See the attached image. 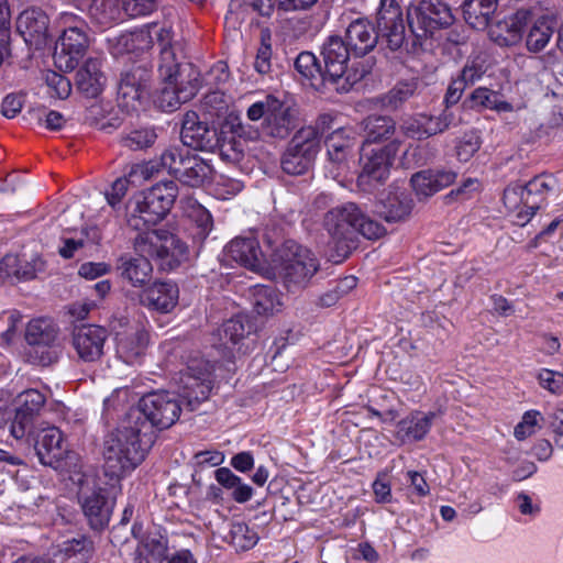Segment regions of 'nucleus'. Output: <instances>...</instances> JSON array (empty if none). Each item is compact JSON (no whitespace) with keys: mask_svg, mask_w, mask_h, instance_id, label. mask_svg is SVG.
Masks as SVG:
<instances>
[{"mask_svg":"<svg viewBox=\"0 0 563 563\" xmlns=\"http://www.w3.org/2000/svg\"><path fill=\"white\" fill-rule=\"evenodd\" d=\"M176 398L169 391L143 396L120 428L103 444L104 472L120 478L136 468L152 445L153 428L166 429L175 423Z\"/></svg>","mask_w":563,"mask_h":563,"instance_id":"1","label":"nucleus"},{"mask_svg":"<svg viewBox=\"0 0 563 563\" xmlns=\"http://www.w3.org/2000/svg\"><path fill=\"white\" fill-rule=\"evenodd\" d=\"M377 31L364 18L352 21L345 31V43L352 53L364 56L377 44L378 36L390 51L400 49L406 42V25L401 7L397 0H380L376 14Z\"/></svg>","mask_w":563,"mask_h":563,"instance_id":"2","label":"nucleus"},{"mask_svg":"<svg viewBox=\"0 0 563 563\" xmlns=\"http://www.w3.org/2000/svg\"><path fill=\"white\" fill-rule=\"evenodd\" d=\"M323 228L330 235V244L335 254L331 255L335 263L345 260L355 246V235L361 233L368 240L383 236L385 228L367 218L354 202H346L330 209L323 218Z\"/></svg>","mask_w":563,"mask_h":563,"instance_id":"3","label":"nucleus"},{"mask_svg":"<svg viewBox=\"0 0 563 563\" xmlns=\"http://www.w3.org/2000/svg\"><path fill=\"white\" fill-rule=\"evenodd\" d=\"M134 249L137 256L122 255L118 264L121 276L132 286L141 287L150 280L153 268L147 257L166 260V266L162 264V268H173L176 238L168 230L139 233L134 239Z\"/></svg>","mask_w":563,"mask_h":563,"instance_id":"4","label":"nucleus"},{"mask_svg":"<svg viewBox=\"0 0 563 563\" xmlns=\"http://www.w3.org/2000/svg\"><path fill=\"white\" fill-rule=\"evenodd\" d=\"M176 200L174 180L161 181L150 190L135 195L128 205V225L140 233L161 221Z\"/></svg>","mask_w":563,"mask_h":563,"instance_id":"5","label":"nucleus"},{"mask_svg":"<svg viewBox=\"0 0 563 563\" xmlns=\"http://www.w3.org/2000/svg\"><path fill=\"white\" fill-rule=\"evenodd\" d=\"M272 268L287 287H301L317 273L319 261L310 250L290 240L273 254Z\"/></svg>","mask_w":563,"mask_h":563,"instance_id":"6","label":"nucleus"},{"mask_svg":"<svg viewBox=\"0 0 563 563\" xmlns=\"http://www.w3.org/2000/svg\"><path fill=\"white\" fill-rule=\"evenodd\" d=\"M352 52L345 41L340 36H330L322 46L321 55L324 62L323 80L334 86L339 92L349 91L366 74L364 67H357L360 63L347 67Z\"/></svg>","mask_w":563,"mask_h":563,"instance_id":"7","label":"nucleus"},{"mask_svg":"<svg viewBox=\"0 0 563 563\" xmlns=\"http://www.w3.org/2000/svg\"><path fill=\"white\" fill-rule=\"evenodd\" d=\"M156 34L161 46L157 65L159 88L154 95L153 102L161 111L172 113L176 109V51L173 25L162 26Z\"/></svg>","mask_w":563,"mask_h":563,"instance_id":"8","label":"nucleus"},{"mask_svg":"<svg viewBox=\"0 0 563 563\" xmlns=\"http://www.w3.org/2000/svg\"><path fill=\"white\" fill-rule=\"evenodd\" d=\"M214 364L200 356L191 357L178 380V409L195 410L207 400L214 384Z\"/></svg>","mask_w":563,"mask_h":563,"instance_id":"9","label":"nucleus"},{"mask_svg":"<svg viewBox=\"0 0 563 563\" xmlns=\"http://www.w3.org/2000/svg\"><path fill=\"white\" fill-rule=\"evenodd\" d=\"M453 21L451 9L442 0H411L407 7L408 26L420 45L421 41L450 26Z\"/></svg>","mask_w":563,"mask_h":563,"instance_id":"10","label":"nucleus"},{"mask_svg":"<svg viewBox=\"0 0 563 563\" xmlns=\"http://www.w3.org/2000/svg\"><path fill=\"white\" fill-rule=\"evenodd\" d=\"M62 34L55 48V58L60 67L71 70L86 54L89 46L86 22L77 15L64 12L58 18Z\"/></svg>","mask_w":563,"mask_h":563,"instance_id":"11","label":"nucleus"},{"mask_svg":"<svg viewBox=\"0 0 563 563\" xmlns=\"http://www.w3.org/2000/svg\"><path fill=\"white\" fill-rule=\"evenodd\" d=\"M320 151V135L314 126L299 129L288 142L282 158V169L292 176L308 173Z\"/></svg>","mask_w":563,"mask_h":563,"instance_id":"12","label":"nucleus"},{"mask_svg":"<svg viewBox=\"0 0 563 563\" xmlns=\"http://www.w3.org/2000/svg\"><path fill=\"white\" fill-rule=\"evenodd\" d=\"M399 146L400 142L395 140L383 147L371 150L363 147L362 172L357 178V184L363 190H371L387 180Z\"/></svg>","mask_w":563,"mask_h":563,"instance_id":"13","label":"nucleus"},{"mask_svg":"<svg viewBox=\"0 0 563 563\" xmlns=\"http://www.w3.org/2000/svg\"><path fill=\"white\" fill-rule=\"evenodd\" d=\"M25 340L30 346L27 355L32 363L42 366L56 362L59 354L58 331L47 319H34L29 322Z\"/></svg>","mask_w":563,"mask_h":563,"instance_id":"14","label":"nucleus"},{"mask_svg":"<svg viewBox=\"0 0 563 563\" xmlns=\"http://www.w3.org/2000/svg\"><path fill=\"white\" fill-rule=\"evenodd\" d=\"M325 146L329 173L334 179L344 176L355 146L354 133L349 129H336L327 137Z\"/></svg>","mask_w":563,"mask_h":563,"instance_id":"15","label":"nucleus"},{"mask_svg":"<svg viewBox=\"0 0 563 563\" xmlns=\"http://www.w3.org/2000/svg\"><path fill=\"white\" fill-rule=\"evenodd\" d=\"M455 115L445 108L438 115L419 113L402 121L401 130L405 135L416 140H424L441 134L455 125Z\"/></svg>","mask_w":563,"mask_h":563,"instance_id":"16","label":"nucleus"},{"mask_svg":"<svg viewBox=\"0 0 563 563\" xmlns=\"http://www.w3.org/2000/svg\"><path fill=\"white\" fill-rule=\"evenodd\" d=\"M35 452L40 462L54 468L62 465L68 454L62 431L56 427L40 430L35 438Z\"/></svg>","mask_w":563,"mask_h":563,"instance_id":"17","label":"nucleus"},{"mask_svg":"<svg viewBox=\"0 0 563 563\" xmlns=\"http://www.w3.org/2000/svg\"><path fill=\"white\" fill-rule=\"evenodd\" d=\"M108 332L104 328L95 324L76 327L73 332V346L84 362H95L103 353V345Z\"/></svg>","mask_w":563,"mask_h":563,"instance_id":"18","label":"nucleus"},{"mask_svg":"<svg viewBox=\"0 0 563 563\" xmlns=\"http://www.w3.org/2000/svg\"><path fill=\"white\" fill-rule=\"evenodd\" d=\"M555 186V178L545 174L533 177L522 186L526 195V209H521L517 214L518 225H526L531 220Z\"/></svg>","mask_w":563,"mask_h":563,"instance_id":"19","label":"nucleus"},{"mask_svg":"<svg viewBox=\"0 0 563 563\" xmlns=\"http://www.w3.org/2000/svg\"><path fill=\"white\" fill-rule=\"evenodd\" d=\"M93 552V542L80 537L65 541L53 559L21 556L13 563H88Z\"/></svg>","mask_w":563,"mask_h":563,"instance_id":"20","label":"nucleus"},{"mask_svg":"<svg viewBox=\"0 0 563 563\" xmlns=\"http://www.w3.org/2000/svg\"><path fill=\"white\" fill-rule=\"evenodd\" d=\"M48 23V16L44 11L32 8L19 15L16 30L27 45L40 49L47 43Z\"/></svg>","mask_w":563,"mask_h":563,"instance_id":"21","label":"nucleus"},{"mask_svg":"<svg viewBox=\"0 0 563 563\" xmlns=\"http://www.w3.org/2000/svg\"><path fill=\"white\" fill-rule=\"evenodd\" d=\"M435 411L413 410L396 424L395 438L401 443L422 441L437 418Z\"/></svg>","mask_w":563,"mask_h":563,"instance_id":"22","label":"nucleus"},{"mask_svg":"<svg viewBox=\"0 0 563 563\" xmlns=\"http://www.w3.org/2000/svg\"><path fill=\"white\" fill-rule=\"evenodd\" d=\"M299 124V111L296 106L287 100L280 99L266 126H263V134L271 139L285 140Z\"/></svg>","mask_w":563,"mask_h":563,"instance_id":"23","label":"nucleus"},{"mask_svg":"<svg viewBox=\"0 0 563 563\" xmlns=\"http://www.w3.org/2000/svg\"><path fill=\"white\" fill-rule=\"evenodd\" d=\"M223 255L227 262H234L251 271H257L262 265L263 253L253 236L233 239L225 246Z\"/></svg>","mask_w":563,"mask_h":563,"instance_id":"24","label":"nucleus"},{"mask_svg":"<svg viewBox=\"0 0 563 563\" xmlns=\"http://www.w3.org/2000/svg\"><path fill=\"white\" fill-rule=\"evenodd\" d=\"M79 497L85 516L88 518L92 529H102L108 525L112 507L107 500L101 488L86 492L84 484L79 489Z\"/></svg>","mask_w":563,"mask_h":563,"instance_id":"25","label":"nucleus"},{"mask_svg":"<svg viewBox=\"0 0 563 563\" xmlns=\"http://www.w3.org/2000/svg\"><path fill=\"white\" fill-rule=\"evenodd\" d=\"M252 331V325L246 316L236 314L222 323L217 330L214 336L218 342L214 346L219 350L232 352L234 349L241 350L242 342Z\"/></svg>","mask_w":563,"mask_h":563,"instance_id":"26","label":"nucleus"},{"mask_svg":"<svg viewBox=\"0 0 563 563\" xmlns=\"http://www.w3.org/2000/svg\"><path fill=\"white\" fill-rule=\"evenodd\" d=\"M213 132L199 121L196 112H187L183 119L180 139L185 146L205 150L211 145Z\"/></svg>","mask_w":563,"mask_h":563,"instance_id":"27","label":"nucleus"},{"mask_svg":"<svg viewBox=\"0 0 563 563\" xmlns=\"http://www.w3.org/2000/svg\"><path fill=\"white\" fill-rule=\"evenodd\" d=\"M211 174V167L196 154L181 155L178 166V180L184 185L197 188L203 185Z\"/></svg>","mask_w":563,"mask_h":563,"instance_id":"28","label":"nucleus"},{"mask_svg":"<svg viewBox=\"0 0 563 563\" xmlns=\"http://www.w3.org/2000/svg\"><path fill=\"white\" fill-rule=\"evenodd\" d=\"M148 344V334L144 330H135L119 336L117 353L126 364L135 365L141 362Z\"/></svg>","mask_w":563,"mask_h":563,"instance_id":"29","label":"nucleus"},{"mask_svg":"<svg viewBox=\"0 0 563 563\" xmlns=\"http://www.w3.org/2000/svg\"><path fill=\"white\" fill-rule=\"evenodd\" d=\"M180 208L183 217L195 222L197 227L195 238L198 240L206 239L212 229V217L209 211L197 199L187 194H183Z\"/></svg>","mask_w":563,"mask_h":563,"instance_id":"30","label":"nucleus"},{"mask_svg":"<svg viewBox=\"0 0 563 563\" xmlns=\"http://www.w3.org/2000/svg\"><path fill=\"white\" fill-rule=\"evenodd\" d=\"M106 78L100 71V62L89 58L77 71L76 84L87 97L96 98L103 89Z\"/></svg>","mask_w":563,"mask_h":563,"instance_id":"31","label":"nucleus"},{"mask_svg":"<svg viewBox=\"0 0 563 563\" xmlns=\"http://www.w3.org/2000/svg\"><path fill=\"white\" fill-rule=\"evenodd\" d=\"M471 108L490 109L497 112H514L526 108L525 102L516 104L500 99L499 93L486 87L476 88L470 96Z\"/></svg>","mask_w":563,"mask_h":563,"instance_id":"32","label":"nucleus"},{"mask_svg":"<svg viewBox=\"0 0 563 563\" xmlns=\"http://www.w3.org/2000/svg\"><path fill=\"white\" fill-rule=\"evenodd\" d=\"M413 201L410 195L404 190L389 192L382 201L380 216L387 222L405 220L411 212Z\"/></svg>","mask_w":563,"mask_h":563,"instance_id":"33","label":"nucleus"},{"mask_svg":"<svg viewBox=\"0 0 563 563\" xmlns=\"http://www.w3.org/2000/svg\"><path fill=\"white\" fill-rule=\"evenodd\" d=\"M497 0H465L463 14L467 24L474 29H485L497 9Z\"/></svg>","mask_w":563,"mask_h":563,"instance_id":"34","label":"nucleus"},{"mask_svg":"<svg viewBox=\"0 0 563 563\" xmlns=\"http://www.w3.org/2000/svg\"><path fill=\"white\" fill-rule=\"evenodd\" d=\"M554 24L549 16H541L530 23L526 34L528 51L538 53L544 49L554 33Z\"/></svg>","mask_w":563,"mask_h":563,"instance_id":"35","label":"nucleus"},{"mask_svg":"<svg viewBox=\"0 0 563 563\" xmlns=\"http://www.w3.org/2000/svg\"><path fill=\"white\" fill-rule=\"evenodd\" d=\"M202 86L200 71L191 64H178V103L194 98Z\"/></svg>","mask_w":563,"mask_h":563,"instance_id":"36","label":"nucleus"},{"mask_svg":"<svg viewBox=\"0 0 563 563\" xmlns=\"http://www.w3.org/2000/svg\"><path fill=\"white\" fill-rule=\"evenodd\" d=\"M142 301L156 311L168 313L176 305L173 286L167 283H155L146 289Z\"/></svg>","mask_w":563,"mask_h":563,"instance_id":"37","label":"nucleus"},{"mask_svg":"<svg viewBox=\"0 0 563 563\" xmlns=\"http://www.w3.org/2000/svg\"><path fill=\"white\" fill-rule=\"evenodd\" d=\"M254 311L260 316H269L280 310L283 303L279 292L271 287L257 285L252 292Z\"/></svg>","mask_w":563,"mask_h":563,"instance_id":"38","label":"nucleus"},{"mask_svg":"<svg viewBox=\"0 0 563 563\" xmlns=\"http://www.w3.org/2000/svg\"><path fill=\"white\" fill-rule=\"evenodd\" d=\"M217 482L227 489L232 490V498L239 504L249 501L253 496V488L245 484L228 467H220L214 472Z\"/></svg>","mask_w":563,"mask_h":563,"instance_id":"39","label":"nucleus"},{"mask_svg":"<svg viewBox=\"0 0 563 563\" xmlns=\"http://www.w3.org/2000/svg\"><path fill=\"white\" fill-rule=\"evenodd\" d=\"M365 143L372 144L389 139L396 131L390 117L369 115L364 120Z\"/></svg>","mask_w":563,"mask_h":563,"instance_id":"40","label":"nucleus"},{"mask_svg":"<svg viewBox=\"0 0 563 563\" xmlns=\"http://www.w3.org/2000/svg\"><path fill=\"white\" fill-rule=\"evenodd\" d=\"M223 539L236 551H249L257 544L260 537L245 522L238 521L230 525V529Z\"/></svg>","mask_w":563,"mask_h":563,"instance_id":"41","label":"nucleus"},{"mask_svg":"<svg viewBox=\"0 0 563 563\" xmlns=\"http://www.w3.org/2000/svg\"><path fill=\"white\" fill-rule=\"evenodd\" d=\"M45 396L37 389H27L22 391L16 398V410L19 418L33 419L45 404Z\"/></svg>","mask_w":563,"mask_h":563,"instance_id":"42","label":"nucleus"},{"mask_svg":"<svg viewBox=\"0 0 563 563\" xmlns=\"http://www.w3.org/2000/svg\"><path fill=\"white\" fill-rule=\"evenodd\" d=\"M152 45L151 33L145 30L122 34L117 40L118 53H137L148 49Z\"/></svg>","mask_w":563,"mask_h":563,"instance_id":"43","label":"nucleus"},{"mask_svg":"<svg viewBox=\"0 0 563 563\" xmlns=\"http://www.w3.org/2000/svg\"><path fill=\"white\" fill-rule=\"evenodd\" d=\"M279 98L274 95H266L264 98L253 102L246 109V118L252 122L261 121L260 128L263 132V126H266L271 115L279 102Z\"/></svg>","mask_w":563,"mask_h":563,"instance_id":"44","label":"nucleus"},{"mask_svg":"<svg viewBox=\"0 0 563 563\" xmlns=\"http://www.w3.org/2000/svg\"><path fill=\"white\" fill-rule=\"evenodd\" d=\"M356 284L357 279L354 276H346L340 280H336L331 288H329L319 297V305L321 307L334 306L340 300V298L355 288Z\"/></svg>","mask_w":563,"mask_h":563,"instance_id":"45","label":"nucleus"},{"mask_svg":"<svg viewBox=\"0 0 563 563\" xmlns=\"http://www.w3.org/2000/svg\"><path fill=\"white\" fill-rule=\"evenodd\" d=\"M137 552L140 555L151 556L154 561H163L167 558V540L163 536L148 533L140 542Z\"/></svg>","mask_w":563,"mask_h":563,"instance_id":"46","label":"nucleus"},{"mask_svg":"<svg viewBox=\"0 0 563 563\" xmlns=\"http://www.w3.org/2000/svg\"><path fill=\"white\" fill-rule=\"evenodd\" d=\"M272 37L268 30L261 32V45L254 60V69L260 75H268L272 70Z\"/></svg>","mask_w":563,"mask_h":563,"instance_id":"47","label":"nucleus"},{"mask_svg":"<svg viewBox=\"0 0 563 563\" xmlns=\"http://www.w3.org/2000/svg\"><path fill=\"white\" fill-rule=\"evenodd\" d=\"M81 238L65 239L64 245L59 249V254L64 258H71L76 251L84 247L87 241L97 243L100 239L99 231L96 228H82Z\"/></svg>","mask_w":563,"mask_h":563,"instance_id":"48","label":"nucleus"},{"mask_svg":"<svg viewBox=\"0 0 563 563\" xmlns=\"http://www.w3.org/2000/svg\"><path fill=\"white\" fill-rule=\"evenodd\" d=\"M252 14L250 0H231L225 15V24L236 29L247 19H251Z\"/></svg>","mask_w":563,"mask_h":563,"instance_id":"49","label":"nucleus"},{"mask_svg":"<svg viewBox=\"0 0 563 563\" xmlns=\"http://www.w3.org/2000/svg\"><path fill=\"white\" fill-rule=\"evenodd\" d=\"M417 89L415 81L398 82L385 97L384 102L386 106L397 109L405 101L413 96Z\"/></svg>","mask_w":563,"mask_h":563,"instance_id":"50","label":"nucleus"},{"mask_svg":"<svg viewBox=\"0 0 563 563\" xmlns=\"http://www.w3.org/2000/svg\"><path fill=\"white\" fill-rule=\"evenodd\" d=\"M156 137L157 136L154 130L141 129L130 132L122 139V143L125 147L132 151H139L152 146Z\"/></svg>","mask_w":563,"mask_h":563,"instance_id":"51","label":"nucleus"},{"mask_svg":"<svg viewBox=\"0 0 563 563\" xmlns=\"http://www.w3.org/2000/svg\"><path fill=\"white\" fill-rule=\"evenodd\" d=\"M45 81L51 97L57 99H66L69 97L71 92V84L65 76L55 71H47L45 75Z\"/></svg>","mask_w":563,"mask_h":563,"instance_id":"52","label":"nucleus"},{"mask_svg":"<svg viewBox=\"0 0 563 563\" xmlns=\"http://www.w3.org/2000/svg\"><path fill=\"white\" fill-rule=\"evenodd\" d=\"M526 195L522 185H509L504 190V205L510 211L515 212V218L521 209H526Z\"/></svg>","mask_w":563,"mask_h":563,"instance_id":"53","label":"nucleus"},{"mask_svg":"<svg viewBox=\"0 0 563 563\" xmlns=\"http://www.w3.org/2000/svg\"><path fill=\"white\" fill-rule=\"evenodd\" d=\"M486 70L485 59L481 56H476L466 62L459 77L470 86L478 81Z\"/></svg>","mask_w":563,"mask_h":563,"instance_id":"54","label":"nucleus"},{"mask_svg":"<svg viewBox=\"0 0 563 563\" xmlns=\"http://www.w3.org/2000/svg\"><path fill=\"white\" fill-rule=\"evenodd\" d=\"M527 11H518L514 16L509 20L505 21L499 25V27L508 30V36L505 37V42L508 45L517 43L522 36V23L527 21L528 18Z\"/></svg>","mask_w":563,"mask_h":563,"instance_id":"55","label":"nucleus"},{"mask_svg":"<svg viewBox=\"0 0 563 563\" xmlns=\"http://www.w3.org/2000/svg\"><path fill=\"white\" fill-rule=\"evenodd\" d=\"M479 147V137L474 132L465 133L456 145V157L461 162H468Z\"/></svg>","mask_w":563,"mask_h":563,"instance_id":"56","label":"nucleus"},{"mask_svg":"<svg viewBox=\"0 0 563 563\" xmlns=\"http://www.w3.org/2000/svg\"><path fill=\"white\" fill-rule=\"evenodd\" d=\"M121 5L126 15L137 18L152 13L157 7V0H121Z\"/></svg>","mask_w":563,"mask_h":563,"instance_id":"57","label":"nucleus"},{"mask_svg":"<svg viewBox=\"0 0 563 563\" xmlns=\"http://www.w3.org/2000/svg\"><path fill=\"white\" fill-rule=\"evenodd\" d=\"M146 87H132L126 84H119L118 98L120 104L128 109H135L140 103Z\"/></svg>","mask_w":563,"mask_h":563,"instance_id":"58","label":"nucleus"},{"mask_svg":"<svg viewBox=\"0 0 563 563\" xmlns=\"http://www.w3.org/2000/svg\"><path fill=\"white\" fill-rule=\"evenodd\" d=\"M411 185L418 196L430 197L438 192L431 177V169L421 170L411 177Z\"/></svg>","mask_w":563,"mask_h":563,"instance_id":"59","label":"nucleus"},{"mask_svg":"<svg viewBox=\"0 0 563 563\" xmlns=\"http://www.w3.org/2000/svg\"><path fill=\"white\" fill-rule=\"evenodd\" d=\"M295 68L305 78H313L316 74H320L317 58L310 52H302L297 56Z\"/></svg>","mask_w":563,"mask_h":563,"instance_id":"60","label":"nucleus"},{"mask_svg":"<svg viewBox=\"0 0 563 563\" xmlns=\"http://www.w3.org/2000/svg\"><path fill=\"white\" fill-rule=\"evenodd\" d=\"M539 411L530 410L525 412L522 420L515 427L514 435L517 440L522 441L536 432Z\"/></svg>","mask_w":563,"mask_h":563,"instance_id":"61","label":"nucleus"},{"mask_svg":"<svg viewBox=\"0 0 563 563\" xmlns=\"http://www.w3.org/2000/svg\"><path fill=\"white\" fill-rule=\"evenodd\" d=\"M540 385L553 394H560L563 390V374L551 369H542L539 374Z\"/></svg>","mask_w":563,"mask_h":563,"instance_id":"62","label":"nucleus"},{"mask_svg":"<svg viewBox=\"0 0 563 563\" xmlns=\"http://www.w3.org/2000/svg\"><path fill=\"white\" fill-rule=\"evenodd\" d=\"M36 119L38 124L52 131L60 130L66 123L64 115L55 110L38 112Z\"/></svg>","mask_w":563,"mask_h":563,"instance_id":"63","label":"nucleus"},{"mask_svg":"<svg viewBox=\"0 0 563 563\" xmlns=\"http://www.w3.org/2000/svg\"><path fill=\"white\" fill-rule=\"evenodd\" d=\"M230 73L228 66L223 62L216 63L210 70L207 73L205 77L206 85L220 86L229 80Z\"/></svg>","mask_w":563,"mask_h":563,"instance_id":"64","label":"nucleus"}]
</instances>
